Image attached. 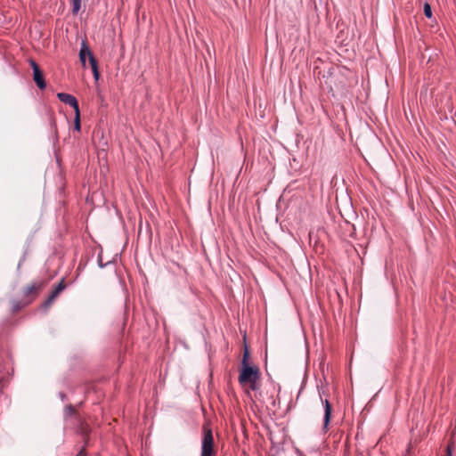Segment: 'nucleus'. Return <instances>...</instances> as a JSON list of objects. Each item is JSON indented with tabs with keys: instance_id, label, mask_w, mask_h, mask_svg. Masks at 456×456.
I'll return each mask as SVG.
<instances>
[{
	"instance_id": "obj_1",
	"label": "nucleus",
	"mask_w": 456,
	"mask_h": 456,
	"mask_svg": "<svg viewBox=\"0 0 456 456\" xmlns=\"http://www.w3.org/2000/svg\"><path fill=\"white\" fill-rule=\"evenodd\" d=\"M259 377L260 372L257 367L244 364L240 369L239 382L242 386L248 384L250 390L256 391L259 388L257 383Z\"/></svg>"
},
{
	"instance_id": "obj_2",
	"label": "nucleus",
	"mask_w": 456,
	"mask_h": 456,
	"mask_svg": "<svg viewBox=\"0 0 456 456\" xmlns=\"http://www.w3.org/2000/svg\"><path fill=\"white\" fill-rule=\"evenodd\" d=\"M200 456H216L214 437L211 429H205L201 442Z\"/></svg>"
},
{
	"instance_id": "obj_3",
	"label": "nucleus",
	"mask_w": 456,
	"mask_h": 456,
	"mask_svg": "<svg viewBox=\"0 0 456 456\" xmlns=\"http://www.w3.org/2000/svg\"><path fill=\"white\" fill-rule=\"evenodd\" d=\"M57 98L63 103L69 105L74 109L75 112L79 111L78 102L75 96L66 94V93H58Z\"/></svg>"
},
{
	"instance_id": "obj_4",
	"label": "nucleus",
	"mask_w": 456,
	"mask_h": 456,
	"mask_svg": "<svg viewBox=\"0 0 456 456\" xmlns=\"http://www.w3.org/2000/svg\"><path fill=\"white\" fill-rule=\"evenodd\" d=\"M31 66L33 69V78L35 83L40 89H45L46 87V83L45 81L43 73L34 61H31Z\"/></svg>"
},
{
	"instance_id": "obj_5",
	"label": "nucleus",
	"mask_w": 456,
	"mask_h": 456,
	"mask_svg": "<svg viewBox=\"0 0 456 456\" xmlns=\"http://www.w3.org/2000/svg\"><path fill=\"white\" fill-rule=\"evenodd\" d=\"M319 394H320V397H322L320 392H319ZM321 402H322V406L324 408L323 429L327 430L328 426H329V424L330 422L332 407H331V404H330V403L329 402L328 399L321 398Z\"/></svg>"
},
{
	"instance_id": "obj_6",
	"label": "nucleus",
	"mask_w": 456,
	"mask_h": 456,
	"mask_svg": "<svg viewBox=\"0 0 456 456\" xmlns=\"http://www.w3.org/2000/svg\"><path fill=\"white\" fill-rule=\"evenodd\" d=\"M86 56L89 58V63L91 64V56H94L90 48L86 45L85 41L82 42L80 52H79V59L84 67H86Z\"/></svg>"
},
{
	"instance_id": "obj_7",
	"label": "nucleus",
	"mask_w": 456,
	"mask_h": 456,
	"mask_svg": "<svg viewBox=\"0 0 456 456\" xmlns=\"http://www.w3.org/2000/svg\"><path fill=\"white\" fill-rule=\"evenodd\" d=\"M90 65L92 68L94 78L95 79V81H98L100 78V72H99L98 64H97V61H96V59L94 58V56H91V64Z\"/></svg>"
},
{
	"instance_id": "obj_8",
	"label": "nucleus",
	"mask_w": 456,
	"mask_h": 456,
	"mask_svg": "<svg viewBox=\"0 0 456 456\" xmlns=\"http://www.w3.org/2000/svg\"><path fill=\"white\" fill-rule=\"evenodd\" d=\"M65 288L66 285L64 283V281L61 280L51 294L55 295V297H57L62 290H64Z\"/></svg>"
},
{
	"instance_id": "obj_9",
	"label": "nucleus",
	"mask_w": 456,
	"mask_h": 456,
	"mask_svg": "<svg viewBox=\"0 0 456 456\" xmlns=\"http://www.w3.org/2000/svg\"><path fill=\"white\" fill-rule=\"evenodd\" d=\"M81 8V0H72V13L77 14Z\"/></svg>"
},
{
	"instance_id": "obj_10",
	"label": "nucleus",
	"mask_w": 456,
	"mask_h": 456,
	"mask_svg": "<svg viewBox=\"0 0 456 456\" xmlns=\"http://www.w3.org/2000/svg\"><path fill=\"white\" fill-rule=\"evenodd\" d=\"M81 126H80V112H75V118H74V129L77 131H80Z\"/></svg>"
},
{
	"instance_id": "obj_11",
	"label": "nucleus",
	"mask_w": 456,
	"mask_h": 456,
	"mask_svg": "<svg viewBox=\"0 0 456 456\" xmlns=\"http://www.w3.org/2000/svg\"><path fill=\"white\" fill-rule=\"evenodd\" d=\"M424 13H425V16L428 19H430L432 17V10H431V6L428 3H425V4H424Z\"/></svg>"
},
{
	"instance_id": "obj_12",
	"label": "nucleus",
	"mask_w": 456,
	"mask_h": 456,
	"mask_svg": "<svg viewBox=\"0 0 456 456\" xmlns=\"http://www.w3.org/2000/svg\"><path fill=\"white\" fill-rule=\"evenodd\" d=\"M36 290V286L34 284L27 286L24 290L23 294L24 296H28L29 294L33 293Z\"/></svg>"
},
{
	"instance_id": "obj_13",
	"label": "nucleus",
	"mask_w": 456,
	"mask_h": 456,
	"mask_svg": "<svg viewBox=\"0 0 456 456\" xmlns=\"http://www.w3.org/2000/svg\"><path fill=\"white\" fill-rule=\"evenodd\" d=\"M56 298L55 295H50L49 297L46 299V301L44 304L45 307H48L51 305V304L53 302V300Z\"/></svg>"
},
{
	"instance_id": "obj_14",
	"label": "nucleus",
	"mask_w": 456,
	"mask_h": 456,
	"mask_svg": "<svg viewBox=\"0 0 456 456\" xmlns=\"http://www.w3.org/2000/svg\"><path fill=\"white\" fill-rule=\"evenodd\" d=\"M248 356H249L248 351L246 348L245 352H244V354H243V359H242V362H241V366H244V364L245 365H249L248 362Z\"/></svg>"
},
{
	"instance_id": "obj_15",
	"label": "nucleus",
	"mask_w": 456,
	"mask_h": 456,
	"mask_svg": "<svg viewBox=\"0 0 456 456\" xmlns=\"http://www.w3.org/2000/svg\"><path fill=\"white\" fill-rule=\"evenodd\" d=\"M446 456H452V449H451L450 445H448V447H447Z\"/></svg>"
},
{
	"instance_id": "obj_16",
	"label": "nucleus",
	"mask_w": 456,
	"mask_h": 456,
	"mask_svg": "<svg viewBox=\"0 0 456 456\" xmlns=\"http://www.w3.org/2000/svg\"><path fill=\"white\" fill-rule=\"evenodd\" d=\"M66 410L69 411V414H72V413H73V411H74V409H73V407H72V406H68V407L66 408Z\"/></svg>"
},
{
	"instance_id": "obj_17",
	"label": "nucleus",
	"mask_w": 456,
	"mask_h": 456,
	"mask_svg": "<svg viewBox=\"0 0 456 456\" xmlns=\"http://www.w3.org/2000/svg\"><path fill=\"white\" fill-rule=\"evenodd\" d=\"M99 265H100V267H101V268H102V267H104L106 265H102V261H101V260H99Z\"/></svg>"
},
{
	"instance_id": "obj_18",
	"label": "nucleus",
	"mask_w": 456,
	"mask_h": 456,
	"mask_svg": "<svg viewBox=\"0 0 456 456\" xmlns=\"http://www.w3.org/2000/svg\"><path fill=\"white\" fill-rule=\"evenodd\" d=\"M21 262H22V260H20V263L18 264V269H20V266H21Z\"/></svg>"
},
{
	"instance_id": "obj_19",
	"label": "nucleus",
	"mask_w": 456,
	"mask_h": 456,
	"mask_svg": "<svg viewBox=\"0 0 456 456\" xmlns=\"http://www.w3.org/2000/svg\"><path fill=\"white\" fill-rule=\"evenodd\" d=\"M14 310H18L19 309V306L18 305H14Z\"/></svg>"
}]
</instances>
